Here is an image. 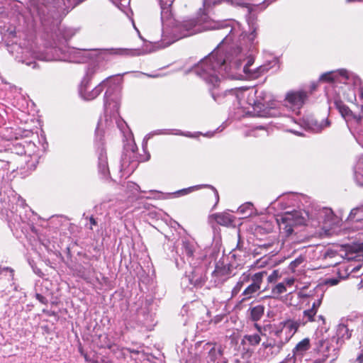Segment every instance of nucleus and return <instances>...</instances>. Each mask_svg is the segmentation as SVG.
<instances>
[{
  "mask_svg": "<svg viewBox=\"0 0 363 363\" xmlns=\"http://www.w3.org/2000/svg\"><path fill=\"white\" fill-rule=\"evenodd\" d=\"M35 298L37 300H38L43 304L47 305L48 303V299L40 294H36Z\"/></svg>",
  "mask_w": 363,
  "mask_h": 363,
  "instance_id": "obj_32",
  "label": "nucleus"
},
{
  "mask_svg": "<svg viewBox=\"0 0 363 363\" xmlns=\"http://www.w3.org/2000/svg\"><path fill=\"white\" fill-rule=\"evenodd\" d=\"M305 260L304 257L299 256L296 259H295L294 261H292L290 264V267L291 269H295L297 267H298L301 264H302Z\"/></svg>",
  "mask_w": 363,
  "mask_h": 363,
  "instance_id": "obj_29",
  "label": "nucleus"
},
{
  "mask_svg": "<svg viewBox=\"0 0 363 363\" xmlns=\"http://www.w3.org/2000/svg\"><path fill=\"white\" fill-rule=\"evenodd\" d=\"M207 186L212 190V202L213 203V207H216L219 202L218 192L213 186L208 185Z\"/></svg>",
  "mask_w": 363,
  "mask_h": 363,
  "instance_id": "obj_27",
  "label": "nucleus"
},
{
  "mask_svg": "<svg viewBox=\"0 0 363 363\" xmlns=\"http://www.w3.org/2000/svg\"><path fill=\"white\" fill-rule=\"evenodd\" d=\"M285 342L282 340H279L278 342L276 341H265L262 343V348L264 350H267L266 352L267 357L273 358L277 357L281 352Z\"/></svg>",
  "mask_w": 363,
  "mask_h": 363,
  "instance_id": "obj_9",
  "label": "nucleus"
},
{
  "mask_svg": "<svg viewBox=\"0 0 363 363\" xmlns=\"http://www.w3.org/2000/svg\"><path fill=\"white\" fill-rule=\"evenodd\" d=\"M279 278V272L277 270H274L272 273L268 276L267 281L269 283L276 282Z\"/></svg>",
  "mask_w": 363,
  "mask_h": 363,
  "instance_id": "obj_30",
  "label": "nucleus"
},
{
  "mask_svg": "<svg viewBox=\"0 0 363 363\" xmlns=\"http://www.w3.org/2000/svg\"><path fill=\"white\" fill-rule=\"evenodd\" d=\"M182 250L186 256L190 257L194 255V247L189 242L184 241L182 242Z\"/></svg>",
  "mask_w": 363,
  "mask_h": 363,
  "instance_id": "obj_25",
  "label": "nucleus"
},
{
  "mask_svg": "<svg viewBox=\"0 0 363 363\" xmlns=\"http://www.w3.org/2000/svg\"><path fill=\"white\" fill-rule=\"evenodd\" d=\"M254 327L256 329L257 333L245 335L241 340V345L244 346L247 345L253 348L257 347L261 342V336L266 335L264 331H266L267 328H271L272 325L269 324L262 326L259 323H254Z\"/></svg>",
  "mask_w": 363,
  "mask_h": 363,
  "instance_id": "obj_4",
  "label": "nucleus"
},
{
  "mask_svg": "<svg viewBox=\"0 0 363 363\" xmlns=\"http://www.w3.org/2000/svg\"><path fill=\"white\" fill-rule=\"evenodd\" d=\"M199 187L198 186H192V187H189V188H187V189H184L180 191V192L182 194H186L189 192H191L192 191H194V189H198Z\"/></svg>",
  "mask_w": 363,
  "mask_h": 363,
  "instance_id": "obj_36",
  "label": "nucleus"
},
{
  "mask_svg": "<svg viewBox=\"0 0 363 363\" xmlns=\"http://www.w3.org/2000/svg\"><path fill=\"white\" fill-rule=\"evenodd\" d=\"M247 207H252V205L251 203H248Z\"/></svg>",
  "mask_w": 363,
  "mask_h": 363,
  "instance_id": "obj_50",
  "label": "nucleus"
},
{
  "mask_svg": "<svg viewBox=\"0 0 363 363\" xmlns=\"http://www.w3.org/2000/svg\"><path fill=\"white\" fill-rule=\"evenodd\" d=\"M198 28L199 26L195 17L185 20L181 24V28L190 32L191 34L198 32L196 30Z\"/></svg>",
  "mask_w": 363,
  "mask_h": 363,
  "instance_id": "obj_18",
  "label": "nucleus"
},
{
  "mask_svg": "<svg viewBox=\"0 0 363 363\" xmlns=\"http://www.w3.org/2000/svg\"><path fill=\"white\" fill-rule=\"evenodd\" d=\"M338 281L337 279H331L330 280V283L333 284V285H335L336 284H337Z\"/></svg>",
  "mask_w": 363,
  "mask_h": 363,
  "instance_id": "obj_42",
  "label": "nucleus"
},
{
  "mask_svg": "<svg viewBox=\"0 0 363 363\" xmlns=\"http://www.w3.org/2000/svg\"><path fill=\"white\" fill-rule=\"evenodd\" d=\"M354 119L357 123H360L362 121V116L360 115H356L353 113V116H351V118Z\"/></svg>",
  "mask_w": 363,
  "mask_h": 363,
  "instance_id": "obj_37",
  "label": "nucleus"
},
{
  "mask_svg": "<svg viewBox=\"0 0 363 363\" xmlns=\"http://www.w3.org/2000/svg\"><path fill=\"white\" fill-rule=\"evenodd\" d=\"M103 84L101 82L94 88L90 89L89 81L82 82L79 89V93L85 100L91 101L96 99L103 91Z\"/></svg>",
  "mask_w": 363,
  "mask_h": 363,
  "instance_id": "obj_8",
  "label": "nucleus"
},
{
  "mask_svg": "<svg viewBox=\"0 0 363 363\" xmlns=\"http://www.w3.org/2000/svg\"><path fill=\"white\" fill-rule=\"evenodd\" d=\"M285 284L286 286H291L294 284V279L290 278V279H286L283 282Z\"/></svg>",
  "mask_w": 363,
  "mask_h": 363,
  "instance_id": "obj_38",
  "label": "nucleus"
},
{
  "mask_svg": "<svg viewBox=\"0 0 363 363\" xmlns=\"http://www.w3.org/2000/svg\"><path fill=\"white\" fill-rule=\"evenodd\" d=\"M123 79L120 77H108L102 82L103 87H107V90L104 95V104L105 106L111 104V101L113 99L111 96L116 94V105L115 108L116 111H118L120 107L119 101L121 100V93L122 89Z\"/></svg>",
  "mask_w": 363,
  "mask_h": 363,
  "instance_id": "obj_2",
  "label": "nucleus"
},
{
  "mask_svg": "<svg viewBox=\"0 0 363 363\" xmlns=\"http://www.w3.org/2000/svg\"><path fill=\"white\" fill-rule=\"evenodd\" d=\"M89 362L90 363H99L98 360H96V359H91V360H89Z\"/></svg>",
  "mask_w": 363,
  "mask_h": 363,
  "instance_id": "obj_44",
  "label": "nucleus"
},
{
  "mask_svg": "<svg viewBox=\"0 0 363 363\" xmlns=\"http://www.w3.org/2000/svg\"><path fill=\"white\" fill-rule=\"evenodd\" d=\"M318 318H319L320 319L323 320V315H319V316H318Z\"/></svg>",
  "mask_w": 363,
  "mask_h": 363,
  "instance_id": "obj_51",
  "label": "nucleus"
},
{
  "mask_svg": "<svg viewBox=\"0 0 363 363\" xmlns=\"http://www.w3.org/2000/svg\"><path fill=\"white\" fill-rule=\"evenodd\" d=\"M244 71H245V72H247V65H246V66H245V67H244Z\"/></svg>",
  "mask_w": 363,
  "mask_h": 363,
  "instance_id": "obj_48",
  "label": "nucleus"
},
{
  "mask_svg": "<svg viewBox=\"0 0 363 363\" xmlns=\"http://www.w3.org/2000/svg\"><path fill=\"white\" fill-rule=\"evenodd\" d=\"M216 345V342H208L206 344V345H213V347L208 352V357L210 360L213 362H215L216 360L223 355V351L219 349L218 350H216L215 345Z\"/></svg>",
  "mask_w": 363,
  "mask_h": 363,
  "instance_id": "obj_20",
  "label": "nucleus"
},
{
  "mask_svg": "<svg viewBox=\"0 0 363 363\" xmlns=\"http://www.w3.org/2000/svg\"><path fill=\"white\" fill-rule=\"evenodd\" d=\"M7 271H9L10 272L11 279L13 280V277H14V270L13 269L9 268V267L0 268V275L4 272H7Z\"/></svg>",
  "mask_w": 363,
  "mask_h": 363,
  "instance_id": "obj_33",
  "label": "nucleus"
},
{
  "mask_svg": "<svg viewBox=\"0 0 363 363\" xmlns=\"http://www.w3.org/2000/svg\"><path fill=\"white\" fill-rule=\"evenodd\" d=\"M284 328L282 325H279V326L276 328V330H273L272 333L276 337H280L281 333H282Z\"/></svg>",
  "mask_w": 363,
  "mask_h": 363,
  "instance_id": "obj_34",
  "label": "nucleus"
},
{
  "mask_svg": "<svg viewBox=\"0 0 363 363\" xmlns=\"http://www.w3.org/2000/svg\"><path fill=\"white\" fill-rule=\"evenodd\" d=\"M336 105L339 112L345 118H350L351 116H353V112L347 105L344 104L342 102L337 103Z\"/></svg>",
  "mask_w": 363,
  "mask_h": 363,
  "instance_id": "obj_21",
  "label": "nucleus"
},
{
  "mask_svg": "<svg viewBox=\"0 0 363 363\" xmlns=\"http://www.w3.org/2000/svg\"><path fill=\"white\" fill-rule=\"evenodd\" d=\"M255 129H263V130H265V128L264 126H259V127H256Z\"/></svg>",
  "mask_w": 363,
  "mask_h": 363,
  "instance_id": "obj_46",
  "label": "nucleus"
},
{
  "mask_svg": "<svg viewBox=\"0 0 363 363\" xmlns=\"http://www.w3.org/2000/svg\"><path fill=\"white\" fill-rule=\"evenodd\" d=\"M251 278V274L248 272H244L240 280L236 283L235 286L232 289V296H236L242 289L244 284L247 283Z\"/></svg>",
  "mask_w": 363,
  "mask_h": 363,
  "instance_id": "obj_17",
  "label": "nucleus"
},
{
  "mask_svg": "<svg viewBox=\"0 0 363 363\" xmlns=\"http://www.w3.org/2000/svg\"><path fill=\"white\" fill-rule=\"evenodd\" d=\"M311 347L310 339L306 337L298 342L293 349V353L296 356H303Z\"/></svg>",
  "mask_w": 363,
  "mask_h": 363,
  "instance_id": "obj_15",
  "label": "nucleus"
},
{
  "mask_svg": "<svg viewBox=\"0 0 363 363\" xmlns=\"http://www.w3.org/2000/svg\"><path fill=\"white\" fill-rule=\"evenodd\" d=\"M286 292V287L284 283H279L272 288L271 296L278 298L282 294Z\"/></svg>",
  "mask_w": 363,
  "mask_h": 363,
  "instance_id": "obj_19",
  "label": "nucleus"
},
{
  "mask_svg": "<svg viewBox=\"0 0 363 363\" xmlns=\"http://www.w3.org/2000/svg\"><path fill=\"white\" fill-rule=\"evenodd\" d=\"M362 113H363V106L362 107Z\"/></svg>",
  "mask_w": 363,
  "mask_h": 363,
  "instance_id": "obj_53",
  "label": "nucleus"
},
{
  "mask_svg": "<svg viewBox=\"0 0 363 363\" xmlns=\"http://www.w3.org/2000/svg\"><path fill=\"white\" fill-rule=\"evenodd\" d=\"M325 347V350H328V342H326L324 340H319V342H318V352L321 351L320 347Z\"/></svg>",
  "mask_w": 363,
  "mask_h": 363,
  "instance_id": "obj_35",
  "label": "nucleus"
},
{
  "mask_svg": "<svg viewBox=\"0 0 363 363\" xmlns=\"http://www.w3.org/2000/svg\"><path fill=\"white\" fill-rule=\"evenodd\" d=\"M277 223L279 225V230L285 234L286 237L292 235L294 233V225L291 223V218H289V216H286L285 213L279 216L277 218Z\"/></svg>",
  "mask_w": 363,
  "mask_h": 363,
  "instance_id": "obj_10",
  "label": "nucleus"
},
{
  "mask_svg": "<svg viewBox=\"0 0 363 363\" xmlns=\"http://www.w3.org/2000/svg\"><path fill=\"white\" fill-rule=\"evenodd\" d=\"M208 219L210 222H215L220 225L226 227L230 225L233 222V216L227 212L213 213L209 216Z\"/></svg>",
  "mask_w": 363,
  "mask_h": 363,
  "instance_id": "obj_11",
  "label": "nucleus"
},
{
  "mask_svg": "<svg viewBox=\"0 0 363 363\" xmlns=\"http://www.w3.org/2000/svg\"><path fill=\"white\" fill-rule=\"evenodd\" d=\"M266 68L263 67H259L257 69V72H259L258 74L255 75V77H258L260 74H263L266 71Z\"/></svg>",
  "mask_w": 363,
  "mask_h": 363,
  "instance_id": "obj_39",
  "label": "nucleus"
},
{
  "mask_svg": "<svg viewBox=\"0 0 363 363\" xmlns=\"http://www.w3.org/2000/svg\"><path fill=\"white\" fill-rule=\"evenodd\" d=\"M267 274L266 271H262L254 274L252 276L251 275L250 280H252V283L242 291V296H243V298L241 300L242 302L253 298L260 290L263 279Z\"/></svg>",
  "mask_w": 363,
  "mask_h": 363,
  "instance_id": "obj_3",
  "label": "nucleus"
},
{
  "mask_svg": "<svg viewBox=\"0 0 363 363\" xmlns=\"http://www.w3.org/2000/svg\"><path fill=\"white\" fill-rule=\"evenodd\" d=\"M323 296V295L322 294L320 297L315 298L313 296L309 295H303V297H306L308 298V304L311 303H312L311 306L308 309L304 310L303 312V318L306 319L303 322V325L306 324L308 322H314L315 320V317L322 303Z\"/></svg>",
  "mask_w": 363,
  "mask_h": 363,
  "instance_id": "obj_5",
  "label": "nucleus"
},
{
  "mask_svg": "<svg viewBox=\"0 0 363 363\" xmlns=\"http://www.w3.org/2000/svg\"><path fill=\"white\" fill-rule=\"evenodd\" d=\"M286 216L291 218V223L294 226H301L306 225L308 220V214L306 211H294L292 212H286Z\"/></svg>",
  "mask_w": 363,
  "mask_h": 363,
  "instance_id": "obj_12",
  "label": "nucleus"
},
{
  "mask_svg": "<svg viewBox=\"0 0 363 363\" xmlns=\"http://www.w3.org/2000/svg\"><path fill=\"white\" fill-rule=\"evenodd\" d=\"M225 64V60L222 54L212 53L200 61L194 68V72L208 84L212 97L217 101H220L227 92L231 91L227 89L219 91L220 80L216 74V70Z\"/></svg>",
  "mask_w": 363,
  "mask_h": 363,
  "instance_id": "obj_1",
  "label": "nucleus"
},
{
  "mask_svg": "<svg viewBox=\"0 0 363 363\" xmlns=\"http://www.w3.org/2000/svg\"><path fill=\"white\" fill-rule=\"evenodd\" d=\"M231 257L235 259L236 255L234 253V250L231 252Z\"/></svg>",
  "mask_w": 363,
  "mask_h": 363,
  "instance_id": "obj_43",
  "label": "nucleus"
},
{
  "mask_svg": "<svg viewBox=\"0 0 363 363\" xmlns=\"http://www.w3.org/2000/svg\"><path fill=\"white\" fill-rule=\"evenodd\" d=\"M308 97V94L304 90L289 91L285 97V101L294 108H300L303 106Z\"/></svg>",
  "mask_w": 363,
  "mask_h": 363,
  "instance_id": "obj_7",
  "label": "nucleus"
},
{
  "mask_svg": "<svg viewBox=\"0 0 363 363\" xmlns=\"http://www.w3.org/2000/svg\"><path fill=\"white\" fill-rule=\"evenodd\" d=\"M337 333L338 335L340 336L341 338L348 340L352 336V332L350 331L348 328L344 325L339 326Z\"/></svg>",
  "mask_w": 363,
  "mask_h": 363,
  "instance_id": "obj_23",
  "label": "nucleus"
},
{
  "mask_svg": "<svg viewBox=\"0 0 363 363\" xmlns=\"http://www.w3.org/2000/svg\"><path fill=\"white\" fill-rule=\"evenodd\" d=\"M96 71H97V67L96 65H93V66L89 67L88 70L86 72V76L83 79L82 82L89 81V83H90L92 77H94V75L95 74Z\"/></svg>",
  "mask_w": 363,
  "mask_h": 363,
  "instance_id": "obj_26",
  "label": "nucleus"
},
{
  "mask_svg": "<svg viewBox=\"0 0 363 363\" xmlns=\"http://www.w3.org/2000/svg\"><path fill=\"white\" fill-rule=\"evenodd\" d=\"M329 357V354H323L322 357L315 359L312 363H325Z\"/></svg>",
  "mask_w": 363,
  "mask_h": 363,
  "instance_id": "obj_31",
  "label": "nucleus"
},
{
  "mask_svg": "<svg viewBox=\"0 0 363 363\" xmlns=\"http://www.w3.org/2000/svg\"><path fill=\"white\" fill-rule=\"evenodd\" d=\"M89 221L91 225H96L97 222L96 221L95 218L93 216H91L89 218Z\"/></svg>",
  "mask_w": 363,
  "mask_h": 363,
  "instance_id": "obj_41",
  "label": "nucleus"
},
{
  "mask_svg": "<svg viewBox=\"0 0 363 363\" xmlns=\"http://www.w3.org/2000/svg\"><path fill=\"white\" fill-rule=\"evenodd\" d=\"M280 325H282L291 333L290 337L286 339V341H288L297 332L301 325V323L294 320L288 319L281 322Z\"/></svg>",
  "mask_w": 363,
  "mask_h": 363,
  "instance_id": "obj_16",
  "label": "nucleus"
},
{
  "mask_svg": "<svg viewBox=\"0 0 363 363\" xmlns=\"http://www.w3.org/2000/svg\"><path fill=\"white\" fill-rule=\"evenodd\" d=\"M222 363H227V361H226V360H224V361H223V362H222Z\"/></svg>",
  "mask_w": 363,
  "mask_h": 363,
  "instance_id": "obj_52",
  "label": "nucleus"
},
{
  "mask_svg": "<svg viewBox=\"0 0 363 363\" xmlns=\"http://www.w3.org/2000/svg\"><path fill=\"white\" fill-rule=\"evenodd\" d=\"M99 339L102 340L100 347L111 349L112 347L116 345L111 342L108 335L106 334L99 335Z\"/></svg>",
  "mask_w": 363,
  "mask_h": 363,
  "instance_id": "obj_24",
  "label": "nucleus"
},
{
  "mask_svg": "<svg viewBox=\"0 0 363 363\" xmlns=\"http://www.w3.org/2000/svg\"><path fill=\"white\" fill-rule=\"evenodd\" d=\"M320 80L325 82H333L335 81L332 72L323 74L320 77Z\"/></svg>",
  "mask_w": 363,
  "mask_h": 363,
  "instance_id": "obj_28",
  "label": "nucleus"
},
{
  "mask_svg": "<svg viewBox=\"0 0 363 363\" xmlns=\"http://www.w3.org/2000/svg\"><path fill=\"white\" fill-rule=\"evenodd\" d=\"M265 308L263 305H257L249 309V318L255 323H257L264 315Z\"/></svg>",
  "mask_w": 363,
  "mask_h": 363,
  "instance_id": "obj_14",
  "label": "nucleus"
},
{
  "mask_svg": "<svg viewBox=\"0 0 363 363\" xmlns=\"http://www.w3.org/2000/svg\"><path fill=\"white\" fill-rule=\"evenodd\" d=\"M195 18L199 26L196 29L197 31L213 30L218 28V23L208 16L205 9H200Z\"/></svg>",
  "mask_w": 363,
  "mask_h": 363,
  "instance_id": "obj_6",
  "label": "nucleus"
},
{
  "mask_svg": "<svg viewBox=\"0 0 363 363\" xmlns=\"http://www.w3.org/2000/svg\"><path fill=\"white\" fill-rule=\"evenodd\" d=\"M360 97L363 99V89L361 90Z\"/></svg>",
  "mask_w": 363,
  "mask_h": 363,
  "instance_id": "obj_47",
  "label": "nucleus"
},
{
  "mask_svg": "<svg viewBox=\"0 0 363 363\" xmlns=\"http://www.w3.org/2000/svg\"><path fill=\"white\" fill-rule=\"evenodd\" d=\"M84 357H85V359H86V361H89V360H90V359H88V357H87V356H86V355H85V356H84Z\"/></svg>",
  "mask_w": 363,
  "mask_h": 363,
  "instance_id": "obj_49",
  "label": "nucleus"
},
{
  "mask_svg": "<svg viewBox=\"0 0 363 363\" xmlns=\"http://www.w3.org/2000/svg\"><path fill=\"white\" fill-rule=\"evenodd\" d=\"M259 116H261V117H266L267 116V113L265 112H264L263 113L259 114Z\"/></svg>",
  "mask_w": 363,
  "mask_h": 363,
  "instance_id": "obj_45",
  "label": "nucleus"
},
{
  "mask_svg": "<svg viewBox=\"0 0 363 363\" xmlns=\"http://www.w3.org/2000/svg\"><path fill=\"white\" fill-rule=\"evenodd\" d=\"M350 218L354 221L359 222L363 220V209L357 208L352 210Z\"/></svg>",
  "mask_w": 363,
  "mask_h": 363,
  "instance_id": "obj_22",
  "label": "nucleus"
},
{
  "mask_svg": "<svg viewBox=\"0 0 363 363\" xmlns=\"http://www.w3.org/2000/svg\"><path fill=\"white\" fill-rule=\"evenodd\" d=\"M231 267L230 264H225L223 261L219 260L216 264L212 276L216 278L228 277L232 272Z\"/></svg>",
  "mask_w": 363,
  "mask_h": 363,
  "instance_id": "obj_13",
  "label": "nucleus"
},
{
  "mask_svg": "<svg viewBox=\"0 0 363 363\" xmlns=\"http://www.w3.org/2000/svg\"><path fill=\"white\" fill-rule=\"evenodd\" d=\"M356 362L357 363H363V351L361 354H359L357 359H356Z\"/></svg>",
  "mask_w": 363,
  "mask_h": 363,
  "instance_id": "obj_40",
  "label": "nucleus"
}]
</instances>
